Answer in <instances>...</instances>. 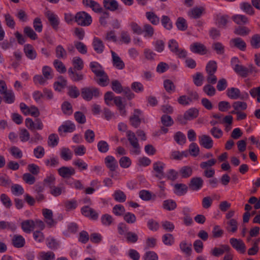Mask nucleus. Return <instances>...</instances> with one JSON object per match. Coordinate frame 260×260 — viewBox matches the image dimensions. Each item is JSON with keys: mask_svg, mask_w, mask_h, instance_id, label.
Wrapping results in <instances>:
<instances>
[{"mask_svg": "<svg viewBox=\"0 0 260 260\" xmlns=\"http://www.w3.org/2000/svg\"><path fill=\"white\" fill-rule=\"evenodd\" d=\"M231 64L234 72L243 78L247 77L249 74L258 72L257 69L252 64H248V67L240 64L239 58L236 57L232 58Z\"/></svg>", "mask_w": 260, "mask_h": 260, "instance_id": "1", "label": "nucleus"}, {"mask_svg": "<svg viewBox=\"0 0 260 260\" xmlns=\"http://www.w3.org/2000/svg\"><path fill=\"white\" fill-rule=\"evenodd\" d=\"M80 91L82 98L88 102L91 101L93 99H97L102 95L100 89L92 86L82 87Z\"/></svg>", "mask_w": 260, "mask_h": 260, "instance_id": "2", "label": "nucleus"}, {"mask_svg": "<svg viewBox=\"0 0 260 260\" xmlns=\"http://www.w3.org/2000/svg\"><path fill=\"white\" fill-rule=\"evenodd\" d=\"M126 136L128 142L132 147L129 149L130 153L135 155H139L141 153V147L135 134L131 131H128L126 132Z\"/></svg>", "mask_w": 260, "mask_h": 260, "instance_id": "3", "label": "nucleus"}, {"mask_svg": "<svg viewBox=\"0 0 260 260\" xmlns=\"http://www.w3.org/2000/svg\"><path fill=\"white\" fill-rule=\"evenodd\" d=\"M92 21L91 16L85 11H80L75 15V22L81 26H88Z\"/></svg>", "mask_w": 260, "mask_h": 260, "instance_id": "4", "label": "nucleus"}, {"mask_svg": "<svg viewBox=\"0 0 260 260\" xmlns=\"http://www.w3.org/2000/svg\"><path fill=\"white\" fill-rule=\"evenodd\" d=\"M168 47L170 50L180 58H185L187 55V52L184 49L179 48L178 44L174 39L168 42Z\"/></svg>", "mask_w": 260, "mask_h": 260, "instance_id": "5", "label": "nucleus"}, {"mask_svg": "<svg viewBox=\"0 0 260 260\" xmlns=\"http://www.w3.org/2000/svg\"><path fill=\"white\" fill-rule=\"evenodd\" d=\"M230 247L226 244H220L218 247H214L212 248L209 253L214 257H219L222 255L225 251H231Z\"/></svg>", "mask_w": 260, "mask_h": 260, "instance_id": "6", "label": "nucleus"}, {"mask_svg": "<svg viewBox=\"0 0 260 260\" xmlns=\"http://www.w3.org/2000/svg\"><path fill=\"white\" fill-rule=\"evenodd\" d=\"M45 15L47 17L53 29L57 30L60 23L58 16L50 10L46 11L45 12Z\"/></svg>", "mask_w": 260, "mask_h": 260, "instance_id": "7", "label": "nucleus"}, {"mask_svg": "<svg viewBox=\"0 0 260 260\" xmlns=\"http://www.w3.org/2000/svg\"><path fill=\"white\" fill-rule=\"evenodd\" d=\"M230 243L233 248L241 253H244L246 250V246L241 239L232 238L230 239Z\"/></svg>", "mask_w": 260, "mask_h": 260, "instance_id": "8", "label": "nucleus"}, {"mask_svg": "<svg viewBox=\"0 0 260 260\" xmlns=\"http://www.w3.org/2000/svg\"><path fill=\"white\" fill-rule=\"evenodd\" d=\"M76 129L75 124L71 121H66L61 124L58 129V132L60 136L63 135V133H72Z\"/></svg>", "mask_w": 260, "mask_h": 260, "instance_id": "9", "label": "nucleus"}, {"mask_svg": "<svg viewBox=\"0 0 260 260\" xmlns=\"http://www.w3.org/2000/svg\"><path fill=\"white\" fill-rule=\"evenodd\" d=\"M42 214L45 219V221L49 228L54 226L56 224V221L53 219V212L49 209H43Z\"/></svg>", "mask_w": 260, "mask_h": 260, "instance_id": "10", "label": "nucleus"}, {"mask_svg": "<svg viewBox=\"0 0 260 260\" xmlns=\"http://www.w3.org/2000/svg\"><path fill=\"white\" fill-rule=\"evenodd\" d=\"M162 126H160V130L163 134H166L168 129L166 127L172 126L174 124V121L171 117L167 114L162 115L160 118Z\"/></svg>", "mask_w": 260, "mask_h": 260, "instance_id": "11", "label": "nucleus"}, {"mask_svg": "<svg viewBox=\"0 0 260 260\" xmlns=\"http://www.w3.org/2000/svg\"><path fill=\"white\" fill-rule=\"evenodd\" d=\"M103 6L106 10L114 12L116 10L122 11V7L119 6L116 0H103Z\"/></svg>", "mask_w": 260, "mask_h": 260, "instance_id": "12", "label": "nucleus"}, {"mask_svg": "<svg viewBox=\"0 0 260 260\" xmlns=\"http://www.w3.org/2000/svg\"><path fill=\"white\" fill-rule=\"evenodd\" d=\"M82 3L85 7L90 8L95 13H100L104 11L100 4L93 0H83Z\"/></svg>", "mask_w": 260, "mask_h": 260, "instance_id": "13", "label": "nucleus"}, {"mask_svg": "<svg viewBox=\"0 0 260 260\" xmlns=\"http://www.w3.org/2000/svg\"><path fill=\"white\" fill-rule=\"evenodd\" d=\"M203 183L204 181L201 177H193L190 179L188 186L191 190L197 191L203 187Z\"/></svg>", "mask_w": 260, "mask_h": 260, "instance_id": "14", "label": "nucleus"}, {"mask_svg": "<svg viewBox=\"0 0 260 260\" xmlns=\"http://www.w3.org/2000/svg\"><path fill=\"white\" fill-rule=\"evenodd\" d=\"M199 141L200 145L206 149H210L213 147V141L208 135H203L200 136Z\"/></svg>", "mask_w": 260, "mask_h": 260, "instance_id": "15", "label": "nucleus"}, {"mask_svg": "<svg viewBox=\"0 0 260 260\" xmlns=\"http://www.w3.org/2000/svg\"><path fill=\"white\" fill-rule=\"evenodd\" d=\"M57 171L58 174L63 178H69L75 174V170L72 167H61Z\"/></svg>", "mask_w": 260, "mask_h": 260, "instance_id": "16", "label": "nucleus"}, {"mask_svg": "<svg viewBox=\"0 0 260 260\" xmlns=\"http://www.w3.org/2000/svg\"><path fill=\"white\" fill-rule=\"evenodd\" d=\"M165 167V164L160 161H156L153 164V169L156 173L155 177L159 179H161L165 177L164 172Z\"/></svg>", "mask_w": 260, "mask_h": 260, "instance_id": "17", "label": "nucleus"}, {"mask_svg": "<svg viewBox=\"0 0 260 260\" xmlns=\"http://www.w3.org/2000/svg\"><path fill=\"white\" fill-rule=\"evenodd\" d=\"M104 162L106 166L110 171H115L118 167L116 159L111 155H108L105 158Z\"/></svg>", "mask_w": 260, "mask_h": 260, "instance_id": "18", "label": "nucleus"}, {"mask_svg": "<svg viewBox=\"0 0 260 260\" xmlns=\"http://www.w3.org/2000/svg\"><path fill=\"white\" fill-rule=\"evenodd\" d=\"M190 49L193 53L202 55L205 54L207 52L205 45L199 42L192 44L190 46Z\"/></svg>", "mask_w": 260, "mask_h": 260, "instance_id": "19", "label": "nucleus"}, {"mask_svg": "<svg viewBox=\"0 0 260 260\" xmlns=\"http://www.w3.org/2000/svg\"><path fill=\"white\" fill-rule=\"evenodd\" d=\"M113 66L118 70H122L125 67L124 62L121 58L113 51H111Z\"/></svg>", "mask_w": 260, "mask_h": 260, "instance_id": "20", "label": "nucleus"}, {"mask_svg": "<svg viewBox=\"0 0 260 260\" xmlns=\"http://www.w3.org/2000/svg\"><path fill=\"white\" fill-rule=\"evenodd\" d=\"M23 51L25 56L30 60H34L37 57V52L34 47L30 44H25L24 46Z\"/></svg>", "mask_w": 260, "mask_h": 260, "instance_id": "21", "label": "nucleus"}, {"mask_svg": "<svg viewBox=\"0 0 260 260\" xmlns=\"http://www.w3.org/2000/svg\"><path fill=\"white\" fill-rule=\"evenodd\" d=\"M205 11V8L203 7H194L190 9L188 12L187 15L192 19H198L201 17L202 15L203 12Z\"/></svg>", "mask_w": 260, "mask_h": 260, "instance_id": "22", "label": "nucleus"}, {"mask_svg": "<svg viewBox=\"0 0 260 260\" xmlns=\"http://www.w3.org/2000/svg\"><path fill=\"white\" fill-rule=\"evenodd\" d=\"M89 68L92 72L97 77L105 72L103 67L96 61H92L89 63Z\"/></svg>", "mask_w": 260, "mask_h": 260, "instance_id": "23", "label": "nucleus"}, {"mask_svg": "<svg viewBox=\"0 0 260 260\" xmlns=\"http://www.w3.org/2000/svg\"><path fill=\"white\" fill-rule=\"evenodd\" d=\"M21 226L23 231L26 233H30L35 228V223L33 220H26L21 222Z\"/></svg>", "mask_w": 260, "mask_h": 260, "instance_id": "24", "label": "nucleus"}, {"mask_svg": "<svg viewBox=\"0 0 260 260\" xmlns=\"http://www.w3.org/2000/svg\"><path fill=\"white\" fill-rule=\"evenodd\" d=\"M68 74L69 77L74 82H79L84 79V75L80 73H77L72 67L69 69Z\"/></svg>", "mask_w": 260, "mask_h": 260, "instance_id": "25", "label": "nucleus"}, {"mask_svg": "<svg viewBox=\"0 0 260 260\" xmlns=\"http://www.w3.org/2000/svg\"><path fill=\"white\" fill-rule=\"evenodd\" d=\"M92 46L94 50L99 54L103 53L105 46L103 41L99 38L94 37L93 39Z\"/></svg>", "mask_w": 260, "mask_h": 260, "instance_id": "26", "label": "nucleus"}, {"mask_svg": "<svg viewBox=\"0 0 260 260\" xmlns=\"http://www.w3.org/2000/svg\"><path fill=\"white\" fill-rule=\"evenodd\" d=\"M13 245L16 248L23 247L25 244V239L20 235H14L12 240Z\"/></svg>", "mask_w": 260, "mask_h": 260, "instance_id": "27", "label": "nucleus"}, {"mask_svg": "<svg viewBox=\"0 0 260 260\" xmlns=\"http://www.w3.org/2000/svg\"><path fill=\"white\" fill-rule=\"evenodd\" d=\"M17 229L16 224L11 221H0V230H7L14 232Z\"/></svg>", "mask_w": 260, "mask_h": 260, "instance_id": "28", "label": "nucleus"}, {"mask_svg": "<svg viewBox=\"0 0 260 260\" xmlns=\"http://www.w3.org/2000/svg\"><path fill=\"white\" fill-rule=\"evenodd\" d=\"M58 80L54 83V88L56 91H61L62 89L67 86V80L62 76H59Z\"/></svg>", "mask_w": 260, "mask_h": 260, "instance_id": "29", "label": "nucleus"}, {"mask_svg": "<svg viewBox=\"0 0 260 260\" xmlns=\"http://www.w3.org/2000/svg\"><path fill=\"white\" fill-rule=\"evenodd\" d=\"M175 193L179 196L184 195L187 191L188 187L183 183H177L174 186Z\"/></svg>", "mask_w": 260, "mask_h": 260, "instance_id": "30", "label": "nucleus"}, {"mask_svg": "<svg viewBox=\"0 0 260 260\" xmlns=\"http://www.w3.org/2000/svg\"><path fill=\"white\" fill-rule=\"evenodd\" d=\"M240 90L238 88L231 87L226 90V95L231 99L237 100L240 97Z\"/></svg>", "mask_w": 260, "mask_h": 260, "instance_id": "31", "label": "nucleus"}, {"mask_svg": "<svg viewBox=\"0 0 260 260\" xmlns=\"http://www.w3.org/2000/svg\"><path fill=\"white\" fill-rule=\"evenodd\" d=\"M234 46L241 51H245L246 47V43L241 38H236L231 40Z\"/></svg>", "mask_w": 260, "mask_h": 260, "instance_id": "32", "label": "nucleus"}, {"mask_svg": "<svg viewBox=\"0 0 260 260\" xmlns=\"http://www.w3.org/2000/svg\"><path fill=\"white\" fill-rule=\"evenodd\" d=\"M226 229L228 232L234 233L238 230V222L235 219H231L226 222Z\"/></svg>", "mask_w": 260, "mask_h": 260, "instance_id": "33", "label": "nucleus"}, {"mask_svg": "<svg viewBox=\"0 0 260 260\" xmlns=\"http://www.w3.org/2000/svg\"><path fill=\"white\" fill-rule=\"evenodd\" d=\"M199 115V110L195 108H192L184 113V116L186 120H191L197 118Z\"/></svg>", "mask_w": 260, "mask_h": 260, "instance_id": "34", "label": "nucleus"}, {"mask_svg": "<svg viewBox=\"0 0 260 260\" xmlns=\"http://www.w3.org/2000/svg\"><path fill=\"white\" fill-rule=\"evenodd\" d=\"M240 9L247 14L253 15L254 14V10L252 6L248 3L243 2L240 5Z\"/></svg>", "mask_w": 260, "mask_h": 260, "instance_id": "35", "label": "nucleus"}, {"mask_svg": "<svg viewBox=\"0 0 260 260\" xmlns=\"http://www.w3.org/2000/svg\"><path fill=\"white\" fill-rule=\"evenodd\" d=\"M193 82L197 86H201L203 84L204 77L201 72H197L192 76Z\"/></svg>", "mask_w": 260, "mask_h": 260, "instance_id": "36", "label": "nucleus"}, {"mask_svg": "<svg viewBox=\"0 0 260 260\" xmlns=\"http://www.w3.org/2000/svg\"><path fill=\"white\" fill-rule=\"evenodd\" d=\"M146 17L152 25H157L159 23V18L153 12H147Z\"/></svg>", "mask_w": 260, "mask_h": 260, "instance_id": "37", "label": "nucleus"}, {"mask_svg": "<svg viewBox=\"0 0 260 260\" xmlns=\"http://www.w3.org/2000/svg\"><path fill=\"white\" fill-rule=\"evenodd\" d=\"M162 207L164 209L168 211H172L177 207V204L175 201L168 199L165 200L162 203Z\"/></svg>", "mask_w": 260, "mask_h": 260, "instance_id": "38", "label": "nucleus"}, {"mask_svg": "<svg viewBox=\"0 0 260 260\" xmlns=\"http://www.w3.org/2000/svg\"><path fill=\"white\" fill-rule=\"evenodd\" d=\"M232 18L236 24L239 25L246 24L248 22V18L243 15H234Z\"/></svg>", "mask_w": 260, "mask_h": 260, "instance_id": "39", "label": "nucleus"}, {"mask_svg": "<svg viewBox=\"0 0 260 260\" xmlns=\"http://www.w3.org/2000/svg\"><path fill=\"white\" fill-rule=\"evenodd\" d=\"M38 258L39 260H55V256L52 251H42L39 253Z\"/></svg>", "mask_w": 260, "mask_h": 260, "instance_id": "40", "label": "nucleus"}, {"mask_svg": "<svg viewBox=\"0 0 260 260\" xmlns=\"http://www.w3.org/2000/svg\"><path fill=\"white\" fill-rule=\"evenodd\" d=\"M176 25L177 28L181 31H185L188 27L186 20L182 17H179L177 19Z\"/></svg>", "mask_w": 260, "mask_h": 260, "instance_id": "41", "label": "nucleus"}, {"mask_svg": "<svg viewBox=\"0 0 260 260\" xmlns=\"http://www.w3.org/2000/svg\"><path fill=\"white\" fill-rule=\"evenodd\" d=\"M46 245L49 248L55 250L59 247V243L55 238L50 237L46 239Z\"/></svg>", "mask_w": 260, "mask_h": 260, "instance_id": "42", "label": "nucleus"}, {"mask_svg": "<svg viewBox=\"0 0 260 260\" xmlns=\"http://www.w3.org/2000/svg\"><path fill=\"white\" fill-rule=\"evenodd\" d=\"M97 77L100 78L96 81L97 83L99 85L104 87L108 85L109 82V79L108 75L105 72L97 76Z\"/></svg>", "mask_w": 260, "mask_h": 260, "instance_id": "43", "label": "nucleus"}, {"mask_svg": "<svg viewBox=\"0 0 260 260\" xmlns=\"http://www.w3.org/2000/svg\"><path fill=\"white\" fill-rule=\"evenodd\" d=\"M68 94L71 98L76 99L81 94V91L76 86H70L68 88Z\"/></svg>", "mask_w": 260, "mask_h": 260, "instance_id": "44", "label": "nucleus"}, {"mask_svg": "<svg viewBox=\"0 0 260 260\" xmlns=\"http://www.w3.org/2000/svg\"><path fill=\"white\" fill-rule=\"evenodd\" d=\"M113 197L115 201L119 203H123L126 201V197L125 194L120 190L115 191Z\"/></svg>", "mask_w": 260, "mask_h": 260, "instance_id": "45", "label": "nucleus"}, {"mask_svg": "<svg viewBox=\"0 0 260 260\" xmlns=\"http://www.w3.org/2000/svg\"><path fill=\"white\" fill-rule=\"evenodd\" d=\"M143 32H144V37L146 38H152L154 33V29L149 24H145L142 28Z\"/></svg>", "mask_w": 260, "mask_h": 260, "instance_id": "46", "label": "nucleus"}, {"mask_svg": "<svg viewBox=\"0 0 260 260\" xmlns=\"http://www.w3.org/2000/svg\"><path fill=\"white\" fill-rule=\"evenodd\" d=\"M217 69V64L215 61H209L206 67V71L207 74L215 73Z\"/></svg>", "mask_w": 260, "mask_h": 260, "instance_id": "47", "label": "nucleus"}, {"mask_svg": "<svg viewBox=\"0 0 260 260\" xmlns=\"http://www.w3.org/2000/svg\"><path fill=\"white\" fill-rule=\"evenodd\" d=\"M72 63L74 66V70L81 71L83 69L84 63L82 59L79 57H75L73 58Z\"/></svg>", "mask_w": 260, "mask_h": 260, "instance_id": "48", "label": "nucleus"}, {"mask_svg": "<svg viewBox=\"0 0 260 260\" xmlns=\"http://www.w3.org/2000/svg\"><path fill=\"white\" fill-rule=\"evenodd\" d=\"M60 157L65 161L71 160L72 157V153L68 148H62L61 149Z\"/></svg>", "mask_w": 260, "mask_h": 260, "instance_id": "49", "label": "nucleus"}, {"mask_svg": "<svg viewBox=\"0 0 260 260\" xmlns=\"http://www.w3.org/2000/svg\"><path fill=\"white\" fill-rule=\"evenodd\" d=\"M179 173L182 178H187L191 176L192 174V169L189 166H184L180 169Z\"/></svg>", "mask_w": 260, "mask_h": 260, "instance_id": "50", "label": "nucleus"}, {"mask_svg": "<svg viewBox=\"0 0 260 260\" xmlns=\"http://www.w3.org/2000/svg\"><path fill=\"white\" fill-rule=\"evenodd\" d=\"M43 76L45 77L47 80L51 79L53 78V70L49 66H44L42 68Z\"/></svg>", "mask_w": 260, "mask_h": 260, "instance_id": "51", "label": "nucleus"}, {"mask_svg": "<svg viewBox=\"0 0 260 260\" xmlns=\"http://www.w3.org/2000/svg\"><path fill=\"white\" fill-rule=\"evenodd\" d=\"M56 57L58 58H66L67 56V53L62 45H59L55 48Z\"/></svg>", "mask_w": 260, "mask_h": 260, "instance_id": "52", "label": "nucleus"}, {"mask_svg": "<svg viewBox=\"0 0 260 260\" xmlns=\"http://www.w3.org/2000/svg\"><path fill=\"white\" fill-rule=\"evenodd\" d=\"M53 66L56 69V71L61 74H63L66 72L67 69L63 62L58 59H55L53 61Z\"/></svg>", "mask_w": 260, "mask_h": 260, "instance_id": "53", "label": "nucleus"}, {"mask_svg": "<svg viewBox=\"0 0 260 260\" xmlns=\"http://www.w3.org/2000/svg\"><path fill=\"white\" fill-rule=\"evenodd\" d=\"M24 34L32 40L38 39V36L33 29L29 26H25L23 30Z\"/></svg>", "mask_w": 260, "mask_h": 260, "instance_id": "54", "label": "nucleus"}, {"mask_svg": "<svg viewBox=\"0 0 260 260\" xmlns=\"http://www.w3.org/2000/svg\"><path fill=\"white\" fill-rule=\"evenodd\" d=\"M250 30L246 26H238L235 28L234 33L237 35L245 36L248 35Z\"/></svg>", "mask_w": 260, "mask_h": 260, "instance_id": "55", "label": "nucleus"}, {"mask_svg": "<svg viewBox=\"0 0 260 260\" xmlns=\"http://www.w3.org/2000/svg\"><path fill=\"white\" fill-rule=\"evenodd\" d=\"M98 150L103 153L107 152L109 149V145L108 143L103 140L100 141L97 144Z\"/></svg>", "mask_w": 260, "mask_h": 260, "instance_id": "56", "label": "nucleus"}, {"mask_svg": "<svg viewBox=\"0 0 260 260\" xmlns=\"http://www.w3.org/2000/svg\"><path fill=\"white\" fill-rule=\"evenodd\" d=\"M101 220L102 223L105 226H110L114 221L113 217L108 214L103 215L101 216Z\"/></svg>", "mask_w": 260, "mask_h": 260, "instance_id": "57", "label": "nucleus"}, {"mask_svg": "<svg viewBox=\"0 0 260 260\" xmlns=\"http://www.w3.org/2000/svg\"><path fill=\"white\" fill-rule=\"evenodd\" d=\"M74 46L79 52L82 54H85L87 52L86 46L82 42L80 41H75L74 42Z\"/></svg>", "mask_w": 260, "mask_h": 260, "instance_id": "58", "label": "nucleus"}, {"mask_svg": "<svg viewBox=\"0 0 260 260\" xmlns=\"http://www.w3.org/2000/svg\"><path fill=\"white\" fill-rule=\"evenodd\" d=\"M164 86L168 93H172L175 90L176 87L174 84L169 79H166L164 81Z\"/></svg>", "mask_w": 260, "mask_h": 260, "instance_id": "59", "label": "nucleus"}, {"mask_svg": "<svg viewBox=\"0 0 260 260\" xmlns=\"http://www.w3.org/2000/svg\"><path fill=\"white\" fill-rule=\"evenodd\" d=\"M161 22L162 26L168 30H171L173 27L172 22L168 16L163 15L161 17Z\"/></svg>", "mask_w": 260, "mask_h": 260, "instance_id": "60", "label": "nucleus"}, {"mask_svg": "<svg viewBox=\"0 0 260 260\" xmlns=\"http://www.w3.org/2000/svg\"><path fill=\"white\" fill-rule=\"evenodd\" d=\"M61 109L64 114L70 115L73 113L72 106L70 103L66 101L61 105Z\"/></svg>", "mask_w": 260, "mask_h": 260, "instance_id": "61", "label": "nucleus"}, {"mask_svg": "<svg viewBox=\"0 0 260 260\" xmlns=\"http://www.w3.org/2000/svg\"><path fill=\"white\" fill-rule=\"evenodd\" d=\"M229 17L228 15H217L216 23L219 27H225Z\"/></svg>", "mask_w": 260, "mask_h": 260, "instance_id": "62", "label": "nucleus"}, {"mask_svg": "<svg viewBox=\"0 0 260 260\" xmlns=\"http://www.w3.org/2000/svg\"><path fill=\"white\" fill-rule=\"evenodd\" d=\"M3 94L4 95L5 101L6 103L12 104L14 102L15 95L12 90H9Z\"/></svg>", "mask_w": 260, "mask_h": 260, "instance_id": "63", "label": "nucleus"}, {"mask_svg": "<svg viewBox=\"0 0 260 260\" xmlns=\"http://www.w3.org/2000/svg\"><path fill=\"white\" fill-rule=\"evenodd\" d=\"M111 88L117 93H121L123 89L121 83L117 80H113L111 82Z\"/></svg>", "mask_w": 260, "mask_h": 260, "instance_id": "64", "label": "nucleus"}]
</instances>
